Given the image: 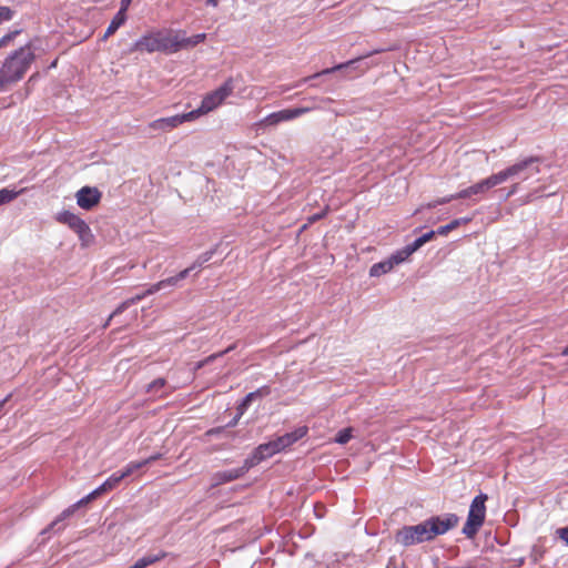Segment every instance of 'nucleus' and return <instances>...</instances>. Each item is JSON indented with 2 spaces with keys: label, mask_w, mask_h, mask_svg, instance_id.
I'll use <instances>...</instances> for the list:
<instances>
[{
  "label": "nucleus",
  "mask_w": 568,
  "mask_h": 568,
  "mask_svg": "<svg viewBox=\"0 0 568 568\" xmlns=\"http://www.w3.org/2000/svg\"><path fill=\"white\" fill-rule=\"evenodd\" d=\"M352 438V428H344L339 430L336 435L335 442L344 445L348 443V440Z\"/></svg>",
  "instance_id": "obj_32"
},
{
  "label": "nucleus",
  "mask_w": 568,
  "mask_h": 568,
  "mask_svg": "<svg viewBox=\"0 0 568 568\" xmlns=\"http://www.w3.org/2000/svg\"><path fill=\"white\" fill-rule=\"evenodd\" d=\"M260 396V392L256 390V392H252V393H248L242 400L241 403L239 404L237 406V410H239V416H242L246 410L247 408L250 407L251 403L253 402V399L255 397Z\"/></svg>",
  "instance_id": "obj_26"
},
{
  "label": "nucleus",
  "mask_w": 568,
  "mask_h": 568,
  "mask_svg": "<svg viewBox=\"0 0 568 568\" xmlns=\"http://www.w3.org/2000/svg\"><path fill=\"white\" fill-rule=\"evenodd\" d=\"M22 191H13L9 189L0 190V205L13 201Z\"/></svg>",
  "instance_id": "obj_28"
},
{
  "label": "nucleus",
  "mask_w": 568,
  "mask_h": 568,
  "mask_svg": "<svg viewBox=\"0 0 568 568\" xmlns=\"http://www.w3.org/2000/svg\"><path fill=\"white\" fill-rule=\"evenodd\" d=\"M437 234V230L436 231H429L425 234H423L422 236L417 237L412 244L414 245L413 250H418L425 243L429 242L430 240L434 239V236Z\"/></svg>",
  "instance_id": "obj_29"
},
{
  "label": "nucleus",
  "mask_w": 568,
  "mask_h": 568,
  "mask_svg": "<svg viewBox=\"0 0 568 568\" xmlns=\"http://www.w3.org/2000/svg\"><path fill=\"white\" fill-rule=\"evenodd\" d=\"M163 288H164L163 283H162V281H160L155 284L150 285V287L145 291V294L148 296V295L154 294Z\"/></svg>",
  "instance_id": "obj_36"
},
{
  "label": "nucleus",
  "mask_w": 568,
  "mask_h": 568,
  "mask_svg": "<svg viewBox=\"0 0 568 568\" xmlns=\"http://www.w3.org/2000/svg\"><path fill=\"white\" fill-rule=\"evenodd\" d=\"M144 297H146V294L145 292L141 293V294H136L135 296L131 297V298H128L125 300L124 302H122L109 316L106 323L104 324V327H106L111 320L113 317H115L116 315L123 313L124 311H126L130 306L136 304L138 302L142 301Z\"/></svg>",
  "instance_id": "obj_17"
},
{
  "label": "nucleus",
  "mask_w": 568,
  "mask_h": 568,
  "mask_svg": "<svg viewBox=\"0 0 568 568\" xmlns=\"http://www.w3.org/2000/svg\"><path fill=\"white\" fill-rule=\"evenodd\" d=\"M206 38L205 33H197L192 37H186L184 32L178 31V47L179 51L182 49H189L202 43Z\"/></svg>",
  "instance_id": "obj_15"
},
{
  "label": "nucleus",
  "mask_w": 568,
  "mask_h": 568,
  "mask_svg": "<svg viewBox=\"0 0 568 568\" xmlns=\"http://www.w3.org/2000/svg\"><path fill=\"white\" fill-rule=\"evenodd\" d=\"M57 221L68 225L79 236L82 246H88L93 242V234L89 225L81 217L70 211H63L57 214Z\"/></svg>",
  "instance_id": "obj_6"
},
{
  "label": "nucleus",
  "mask_w": 568,
  "mask_h": 568,
  "mask_svg": "<svg viewBox=\"0 0 568 568\" xmlns=\"http://www.w3.org/2000/svg\"><path fill=\"white\" fill-rule=\"evenodd\" d=\"M327 213V209L321 211L320 213H316V214H313L312 216L308 217V222L310 223H314L321 219H323Z\"/></svg>",
  "instance_id": "obj_40"
},
{
  "label": "nucleus",
  "mask_w": 568,
  "mask_h": 568,
  "mask_svg": "<svg viewBox=\"0 0 568 568\" xmlns=\"http://www.w3.org/2000/svg\"><path fill=\"white\" fill-rule=\"evenodd\" d=\"M165 556H166V552H164V551H159L156 554H146L145 556H143L140 559H138L134 562V565H132L129 568H146L150 565H153V564L160 561Z\"/></svg>",
  "instance_id": "obj_18"
},
{
  "label": "nucleus",
  "mask_w": 568,
  "mask_h": 568,
  "mask_svg": "<svg viewBox=\"0 0 568 568\" xmlns=\"http://www.w3.org/2000/svg\"><path fill=\"white\" fill-rule=\"evenodd\" d=\"M267 445L271 449V453H273V455L282 452V447L280 446L277 438L268 442Z\"/></svg>",
  "instance_id": "obj_37"
},
{
  "label": "nucleus",
  "mask_w": 568,
  "mask_h": 568,
  "mask_svg": "<svg viewBox=\"0 0 568 568\" xmlns=\"http://www.w3.org/2000/svg\"><path fill=\"white\" fill-rule=\"evenodd\" d=\"M14 10L9 7L0 6V24L11 21L14 17Z\"/></svg>",
  "instance_id": "obj_31"
},
{
  "label": "nucleus",
  "mask_w": 568,
  "mask_h": 568,
  "mask_svg": "<svg viewBox=\"0 0 568 568\" xmlns=\"http://www.w3.org/2000/svg\"><path fill=\"white\" fill-rule=\"evenodd\" d=\"M539 162L540 159L538 156L525 158L497 172V179L500 184L508 180H515L520 183V181H526L540 172Z\"/></svg>",
  "instance_id": "obj_4"
},
{
  "label": "nucleus",
  "mask_w": 568,
  "mask_h": 568,
  "mask_svg": "<svg viewBox=\"0 0 568 568\" xmlns=\"http://www.w3.org/2000/svg\"><path fill=\"white\" fill-rule=\"evenodd\" d=\"M9 397H10V395L7 396L6 398H3L2 400H0V418L6 414L3 408H4V405L8 402Z\"/></svg>",
  "instance_id": "obj_43"
},
{
  "label": "nucleus",
  "mask_w": 568,
  "mask_h": 568,
  "mask_svg": "<svg viewBox=\"0 0 568 568\" xmlns=\"http://www.w3.org/2000/svg\"><path fill=\"white\" fill-rule=\"evenodd\" d=\"M197 112H187L168 118H160L149 123L148 128L153 131L169 132L184 122L196 119Z\"/></svg>",
  "instance_id": "obj_8"
},
{
  "label": "nucleus",
  "mask_w": 568,
  "mask_h": 568,
  "mask_svg": "<svg viewBox=\"0 0 568 568\" xmlns=\"http://www.w3.org/2000/svg\"><path fill=\"white\" fill-rule=\"evenodd\" d=\"M458 521L459 518L455 514L432 516L417 525L404 526L396 532L395 540L404 547L430 541L455 528Z\"/></svg>",
  "instance_id": "obj_1"
},
{
  "label": "nucleus",
  "mask_w": 568,
  "mask_h": 568,
  "mask_svg": "<svg viewBox=\"0 0 568 568\" xmlns=\"http://www.w3.org/2000/svg\"><path fill=\"white\" fill-rule=\"evenodd\" d=\"M126 21V14L122 12H116L113 19L111 20L109 27L106 28L103 39H108L112 36L121 26Z\"/></svg>",
  "instance_id": "obj_22"
},
{
  "label": "nucleus",
  "mask_w": 568,
  "mask_h": 568,
  "mask_svg": "<svg viewBox=\"0 0 568 568\" xmlns=\"http://www.w3.org/2000/svg\"><path fill=\"white\" fill-rule=\"evenodd\" d=\"M499 181L497 179L496 173L489 175L488 178L457 192V196L462 199H470L476 195L485 194L488 190L499 185Z\"/></svg>",
  "instance_id": "obj_10"
},
{
  "label": "nucleus",
  "mask_w": 568,
  "mask_h": 568,
  "mask_svg": "<svg viewBox=\"0 0 568 568\" xmlns=\"http://www.w3.org/2000/svg\"><path fill=\"white\" fill-rule=\"evenodd\" d=\"M104 494L103 490H100V486L97 487L93 491H91L89 495H87L85 497L81 498L78 503L73 504L72 506H70L69 508H67L65 510H63L61 513V515L54 520L52 521V524L50 525V529H53L54 527H57L62 520H64L65 518L70 517L77 508H79L80 506H83V505H87L88 503H90L91 500L95 499L97 497H99L100 495Z\"/></svg>",
  "instance_id": "obj_13"
},
{
  "label": "nucleus",
  "mask_w": 568,
  "mask_h": 568,
  "mask_svg": "<svg viewBox=\"0 0 568 568\" xmlns=\"http://www.w3.org/2000/svg\"><path fill=\"white\" fill-rule=\"evenodd\" d=\"M561 354H562L564 356H568V346H566V347L562 349Z\"/></svg>",
  "instance_id": "obj_49"
},
{
  "label": "nucleus",
  "mask_w": 568,
  "mask_h": 568,
  "mask_svg": "<svg viewBox=\"0 0 568 568\" xmlns=\"http://www.w3.org/2000/svg\"><path fill=\"white\" fill-rule=\"evenodd\" d=\"M148 465V462H131L129 463L122 470H120L121 474H123V477L126 478L130 475H132L138 469L144 467Z\"/></svg>",
  "instance_id": "obj_27"
},
{
  "label": "nucleus",
  "mask_w": 568,
  "mask_h": 568,
  "mask_svg": "<svg viewBox=\"0 0 568 568\" xmlns=\"http://www.w3.org/2000/svg\"><path fill=\"white\" fill-rule=\"evenodd\" d=\"M487 495L479 494L476 496L469 507L467 520L463 527V534L467 538H473L483 526L486 516Z\"/></svg>",
  "instance_id": "obj_5"
},
{
  "label": "nucleus",
  "mask_w": 568,
  "mask_h": 568,
  "mask_svg": "<svg viewBox=\"0 0 568 568\" xmlns=\"http://www.w3.org/2000/svg\"><path fill=\"white\" fill-rule=\"evenodd\" d=\"M36 60L34 47L31 42L12 51L0 67V91L23 79Z\"/></svg>",
  "instance_id": "obj_2"
},
{
  "label": "nucleus",
  "mask_w": 568,
  "mask_h": 568,
  "mask_svg": "<svg viewBox=\"0 0 568 568\" xmlns=\"http://www.w3.org/2000/svg\"><path fill=\"white\" fill-rule=\"evenodd\" d=\"M166 384L164 378H156L151 382L146 387V393L156 394L160 389H162Z\"/></svg>",
  "instance_id": "obj_30"
},
{
  "label": "nucleus",
  "mask_w": 568,
  "mask_h": 568,
  "mask_svg": "<svg viewBox=\"0 0 568 568\" xmlns=\"http://www.w3.org/2000/svg\"><path fill=\"white\" fill-rule=\"evenodd\" d=\"M308 428L306 426H301L294 429L291 433H286L280 437H277L278 444L282 447V450L292 446L294 443L306 436Z\"/></svg>",
  "instance_id": "obj_14"
},
{
  "label": "nucleus",
  "mask_w": 568,
  "mask_h": 568,
  "mask_svg": "<svg viewBox=\"0 0 568 568\" xmlns=\"http://www.w3.org/2000/svg\"><path fill=\"white\" fill-rule=\"evenodd\" d=\"M220 0H206V4L212 7H217Z\"/></svg>",
  "instance_id": "obj_47"
},
{
  "label": "nucleus",
  "mask_w": 568,
  "mask_h": 568,
  "mask_svg": "<svg viewBox=\"0 0 568 568\" xmlns=\"http://www.w3.org/2000/svg\"><path fill=\"white\" fill-rule=\"evenodd\" d=\"M190 274V270H183L176 275L162 280L164 288L168 286H176L182 280L186 278Z\"/></svg>",
  "instance_id": "obj_25"
},
{
  "label": "nucleus",
  "mask_w": 568,
  "mask_h": 568,
  "mask_svg": "<svg viewBox=\"0 0 568 568\" xmlns=\"http://www.w3.org/2000/svg\"><path fill=\"white\" fill-rule=\"evenodd\" d=\"M251 468L253 467L248 460L245 459L241 467L216 471L212 479L214 485H223L243 477Z\"/></svg>",
  "instance_id": "obj_11"
},
{
  "label": "nucleus",
  "mask_w": 568,
  "mask_h": 568,
  "mask_svg": "<svg viewBox=\"0 0 568 568\" xmlns=\"http://www.w3.org/2000/svg\"><path fill=\"white\" fill-rule=\"evenodd\" d=\"M519 187H520V183L517 181L514 182L513 185L510 186L509 191L507 192L506 197H510L514 194H516L519 191Z\"/></svg>",
  "instance_id": "obj_41"
},
{
  "label": "nucleus",
  "mask_w": 568,
  "mask_h": 568,
  "mask_svg": "<svg viewBox=\"0 0 568 568\" xmlns=\"http://www.w3.org/2000/svg\"><path fill=\"white\" fill-rule=\"evenodd\" d=\"M313 108H295V109H284L277 112H273L265 116L261 123L266 126H273L284 121H291L294 120L305 113H308L312 111Z\"/></svg>",
  "instance_id": "obj_9"
},
{
  "label": "nucleus",
  "mask_w": 568,
  "mask_h": 568,
  "mask_svg": "<svg viewBox=\"0 0 568 568\" xmlns=\"http://www.w3.org/2000/svg\"><path fill=\"white\" fill-rule=\"evenodd\" d=\"M455 221H459V225H462V224H467L468 222H470L471 217H460V219H455Z\"/></svg>",
  "instance_id": "obj_46"
},
{
  "label": "nucleus",
  "mask_w": 568,
  "mask_h": 568,
  "mask_svg": "<svg viewBox=\"0 0 568 568\" xmlns=\"http://www.w3.org/2000/svg\"><path fill=\"white\" fill-rule=\"evenodd\" d=\"M77 204L83 210H91L101 199V192L97 187L83 186L77 194Z\"/></svg>",
  "instance_id": "obj_12"
},
{
  "label": "nucleus",
  "mask_w": 568,
  "mask_h": 568,
  "mask_svg": "<svg viewBox=\"0 0 568 568\" xmlns=\"http://www.w3.org/2000/svg\"><path fill=\"white\" fill-rule=\"evenodd\" d=\"M393 268L394 265L392 264L390 260L386 258L384 261L373 264L369 268V275L377 277L390 272Z\"/></svg>",
  "instance_id": "obj_21"
},
{
  "label": "nucleus",
  "mask_w": 568,
  "mask_h": 568,
  "mask_svg": "<svg viewBox=\"0 0 568 568\" xmlns=\"http://www.w3.org/2000/svg\"><path fill=\"white\" fill-rule=\"evenodd\" d=\"M215 248L209 250L202 254H200L196 260L189 266L186 270H190V273L194 270H200L205 263H207L214 255Z\"/></svg>",
  "instance_id": "obj_24"
},
{
  "label": "nucleus",
  "mask_w": 568,
  "mask_h": 568,
  "mask_svg": "<svg viewBox=\"0 0 568 568\" xmlns=\"http://www.w3.org/2000/svg\"><path fill=\"white\" fill-rule=\"evenodd\" d=\"M557 534H558L559 538L562 539L566 542V545L568 546V526L564 527V528H559L557 530Z\"/></svg>",
  "instance_id": "obj_39"
},
{
  "label": "nucleus",
  "mask_w": 568,
  "mask_h": 568,
  "mask_svg": "<svg viewBox=\"0 0 568 568\" xmlns=\"http://www.w3.org/2000/svg\"><path fill=\"white\" fill-rule=\"evenodd\" d=\"M459 199H462V197L457 196V193H455V194H450L448 196H444L442 199H438L437 200V204L443 205V204H446V203H449V202H452L454 200H459Z\"/></svg>",
  "instance_id": "obj_38"
},
{
  "label": "nucleus",
  "mask_w": 568,
  "mask_h": 568,
  "mask_svg": "<svg viewBox=\"0 0 568 568\" xmlns=\"http://www.w3.org/2000/svg\"><path fill=\"white\" fill-rule=\"evenodd\" d=\"M230 349H231V348H227V349L225 351V353H226V352H229ZM222 354H224V352L219 353V354L210 355V356H209V357H206L204 361L199 362V363L196 364V368H201V367H203L204 365H206V364L211 363L212 361H214L216 357L221 356Z\"/></svg>",
  "instance_id": "obj_35"
},
{
  "label": "nucleus",
  "mask_w": 568,
  "mask_h": 568,
  "mask_svg": "<svg viewBox=\"0 0 568 568\" xmlns=\"http://www.w3.org/2000/svg\"><path fill=\"white\" fill-rule=\"evenodd\" d=\"M161 458V454H155V455H152L150 456L149 458L146 459H143L142 462H148V465L151 464L152 462H155L158 459Z\"/></svg>",
  "instance_id": "obj_44"
},
{
  "label": "nucleus",
  "mask_w": 568,
  "mask_h": 568,
  "mask_svg": "<svg viewBox=\"0 0 568 568\" xmlns=\"http://www.w3.org/2000/svg\"><path fill=\"white\" fill-rule=\"evenodd\" d=\"M272 456H273V453H271V449H270L267 443H265V444L258 445L254 449V452L251 454V456H248L246 459L248 460L251 466L254 467V466L258 465L261 462H263L264 459L272 457Z\"/></svg>",
  "instance_id": "obj_16"
},
{
  "label": "nucleus",
  "mask_w": 568,
  "mask_h": 568,
  "mask_svg": "<svg viewBox=\"0 0 568 568\" xmlns=\"http://www.w3.org/2000/svg\"><path fill=\"white\" fill-rule=\"evenodd\" d=\"M413 247L414 245L410 243L404 246L402 250H398L395 253H393L388 257L392 264L395 266L405 262L414 252H416V250H413Z\"/></svg>",
  "instance_id": "obj_19"
},
{
  "label": "nucleus",
  "mask_w": 568,
  "mask_h": 568,
  "mask_svg": "<svg viewBox=\"0 0 568 568\" xmlns=\"http://www.w3.org/2000/svg\"><path fill=\"white\" fill-rule=\"evenodd\" d=\"M178 31L160 30L146 33L138 39L131 51L153 53L156 51L172 54L179 52Z\"/></svg>",
  "instance_id": "obj_3"
},
{
  "label": "nucleus",
  "mask_w": 568,
  "mask_h": 568,
  "mask_svg": "<svg viewBox=\"0 0 568 568\" xmlns=\"http://www.w3.org/2000/svg\"><path fill=\"white\" fill-rule=\"evenodd\" d=\"M438 204H437V200L434 201V202H430L426 205L427 209H433V207H436Z\"/></svg>",
  "instance_id": "obj_48"
},
{
  "label": "nucleus",
  "mask_w": 568,
  "mask_h": 568,
  "mask_svg": "<svg viewBox=\"0 0 568 568\" xmlns=\"http://www.w3.org/2000/svg\"><path fill=\"white\" fill-rule=\"evenodd\" d=\"M242 416H239V413L235 415V417L229 423L227 426L230 427H233L237 424L239 419L241 418Z\"/></svg>",
  "instance_id": "obj_45"
},
{
  "label": "nucleus",
  "mask_w": 568,
  "mask_h": 568,
  "mask_svg": "<svg viewBox=\"0 0 568 568\" xmlns=\"http://www.w3.org/2000/svg\"><path fill=\"white\" fill-rule=\"evenodd\" d=\"M21 30H13L4 34L0 39V48L8 45L18 34H20Z\"/></svg>",
  "instance_id": "obj_34"
},
{
  "label": "nucleus",
  "mask_w": 568,
  "mask_h": 568,
  "mask_svg": "<svg viewBox=\"0 0 568 568\" xmlns=\"http://www.w3.org/2000/svg\"><path fill=\"white\" fill-rule=\"evenodd\" d=\"M459 226V221L453 220L450 223L439 226L437 229L438 235H447L450 231L457 229Z\"/></svg>",
  "instance_id": "obj_33"
},
{
  "label": "nucleus",
  "mask_w": 568,
  "mask_h": 568,
  "mask_svg": "<svg viewBox=\"0 0 568 568\" xmlns=\"http://www.w3.org/2000/svg\"><path fill=\"white\" fill-rule=\"evenodd\" d=\"M131 1L132 0H121V7H120V10L118 12H122V13L126 14V10H128Z\"/></svg>",
  "instance_id": "obj_42"
},
{
  "label": "nucleus",
  "mask_w": 568,
  "mask_h": 568,
  "mask_svg": "<svg viewBox=\"0 0 568 568\" xmlns=\"http://www.w3.org/2000/svg\"><path fill=\"white\" fill-rule=\"evenodd\" d=\"M361 58L358 59H354V60H349L347 62H344V63H339L333 68H328V69H325V70H322L321 72H317L308 78H304L301 82H307L310 80H313L315 78H318L321 75H324V74H329V73H333L335 71H338V70H343V69H347L349 67H352L354 63H356L357 61H359Z\"/></svg>",
  "instance_id": "obj_20"
},
{
  "label": "nucleus",
  "mask_w": 568,
  "mask_h": 568,
  "mask_svg": "<svg viewBox=\"0 0 568 568\" xmlns=\"http://www.w3.org/2000/svg\"><path fill=\"white\" fill-rule=\"evenodd\" d=\"M124 479L123 474L119 471L113 473L104 483L100 485V490L104 493L114 489Z\"/></svg>",
  "instance_id": "obj_23"
},
{
  "label": "nucleus",
  "mask_w": 568,
  "mask_h": 568,
  "mask_svg": "<svg viewBox=\"0 0 568 568\" xmlns=\"http://www.w3.org/2000/svg\"><path fill=\"white\" fill-rule=\"evenodd\" d=\"M234 90V83L232 79H227L221 87L216 90L209 93L203 100L196 110L192 112H197L196 118L201 114L207 113L216 109L222 102L231 95Z\"/></svg>",
  "instance_id": "obj_7"
}]
</instances>
